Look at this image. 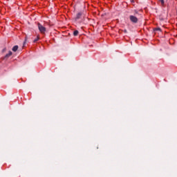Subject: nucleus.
<instances>
[{
    "instance_id": "obj_1",
    "label": "nucleus",
    "mask_w": 177,
    "mask_h": 177,
    "mask_svg": "<svg viewBox=\"0 0 177 177\" xmlns=\"http://www.w3.org/2000/svg\"><path fill=\"white\" fill-rule=\"evenodd\" d=\"M84 20H85V14H84L82 11L77 12L76 16L73 18V21L76 23H82Z\"/></svg>"
},
{
    "instance_id": "obj_2",
    "label": "nucleus",
    "mask_w": 177,
    "mask_h": 177,
    "mask_svg": "<svg viewBox=\"0 0 177 177\" xmlns=\"http://www.w3.org/2000/svg\"><path fill=\"white\" fill-rule=\"evenodd\" d=\"M138 11H135V15H130L129 19L131 23H134V24H136L138 21H139V19H138V17H136V15H138Z\"/></svg>"
},
{
    "instance_id": "obj_3",
    "label": "nucleus",
    "mask_w": 177,
    "mask_h": 177,
    "mask_svg": "<svg viewBox=\"0 0 177 177\" xmlns=\"http://www.w3.org/2000/svg\"><path fill=\"white\" fill-rule=\"evenodd\" d=\"M37 27H38L39 32H41V34H45V32H46V28H45V26H42V24H41L40 23L37 24Z\"/></svg>"
},
{
    "instance_id": "obj_4",
    "label": "nucleus",
    "mask_w": 177,
    "mask_h": 177,
    "mask_svg": "<svg viewBox=\"0 0 177 177\" xmlns=\"http://www.w3.org/2000/svg\"><path fill=\"white\" fill-rule=\"evenodd\" d=\"M12 51H9V53L4 56L3 60H8V59H9L10 57L12 56Z\"/></svg>"
},
{
    "instance_id": "obj_5",
    "label": "nucleus",
    "mask_w": 177,
    "mask_h": 177,
    "mask_svg": "<svg viewBox=\"0 0 177 177\" xmlns=\"http://www.w3.org/2000/svg\"><path fill=\"white\" fill-rule=\"evenodd\" d=\"M19 49V46H15L13 48H12V50L13 51V52H17V50Z\"/></svg>"
},
{
    "instance_id": "obj_6",
    "label": "nucleus",
    "mask_w": 177,
    "mask_h": 177,
    "mask_svg": "<svg viewBox=\"0 0 177 177\" xmlns=\"http://www.w3.org/2000/svg\"><path fill=\"white\" fill-rule=\"evenodd\" d=\"M78 34H79L78 30H75V31H73V35H74V37H77V35H78Z\"/></svg>"
},
{
    "instance_id": "obj_7",
    "label": "nucleus",
    "mask_w": 177,
    "mask_h": 177,
    "mask_svg": "<svg viewBox=\"0 0 177 177\" xmlns=\"http://www.w3.org/2000/svg\"><path fill=\"white\" fill-rule=\"evenodd\" d=\"M39 40V36H37V37L33 41L34 43L38 41Z\"/></svg>"
},
{
    "instance_id": "obj_8",
    "label": "nucleus",
    "mask_w": 177,
    "mask_h": 177,
    "mask_svg": "<svg viewBox=\"0 0 177 177\" xmlns=\"http://www.w3.org/2000/svg\"><path fill=\"white\" fill-rule=\"evenodd\" d=\"M159 1L162 3V6H164V5H165L164 0H159Z\"/></svg>"
},
{
    "instance_id": "obj_9",
    "label": "nucleus",
    "mask_w": 177,
    "mask_h": 177,
    "mask_svg": "<svg viewBox=\"0 0 177 177\" xmlns=\"http://www.w3.org/2000/svg\"><path fill=\"white\" fill-rule=\"evenodd\" d=\"M154 31H161V28H155Z\"/></svg>"
},
{
    "instance_id": "obj_10",
    "label": "nucleus",
    "mask_w": 177,
    "mask_h": 177,
    "mask_svg": "<svg viewBox=\"0 0 177 177\" xmlns=\"http://www.w3.org/2000/svg\"><path fill=\"white\" fill-rule=\"evenodd\" d=\"M27 36H26V37H25V41H24V45L26 44V41H27Z\"/></svg>"
},
{
    "instance_id": "obj_11",
    "label": "nucleus",
    "mask_w": 177,
    "mask_h": 177,
    "mask_svg": "<svg viewBox=\"0 0 177 177\" xmlns=\"http://www.w3.org/2000/svg\"><path fill=\"white\" fill-rule=\"evenodd\" d=\"M124 32H125V34H127V32H128V30H127V29H124Z\"/></svg>"
},
{
    "instance_id": "obj_12",
    "label": "nucleus",
    "mask_w": 177,
    "mask_h": 177,
    "mask_svg": "<svg viewBox=\"0 0 177 177\" xmlns=\"http://www.w3.org/2000/svg\"><path fill=\"white\" fill-rule=\"evenodd\" d=\"M3 50L5 51V49H3Z\"/></svg>"
}]
</instances>
